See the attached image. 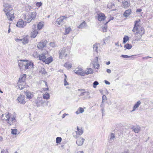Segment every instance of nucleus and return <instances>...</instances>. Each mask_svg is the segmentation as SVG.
Here are the masks:
<instances>
[{"mask_svg": "<svg viewBox=\"0 0 153 153\" xmlns=\"http://www.w3.org/2000/svg\"><path fill=\"white\" fill-rule=\"evenodd\" d=\"M18 65L21 69L25 70L33 68V63L26 60H20L18 61Z\"/></svg>", "mask_w": 153, "mask_h": 153, "instance_id": "f257e3e1", "label": "nucleus"}, {"mask_svg": "<svg viewBox=\"0 0 153 153\" xmlns=\"http://www.w3.org/2000/svg\"><path fill=\"white\" fill-rule=\"evenodd\" d=\"M36 16V13L35 12H28L26 13L24 16V19L26 20V21L27 23L30 22L34 19Z\"/></svg>", "mask_w": 153, "mask_h": 153, "instance_id": "f03ea898", "label": "nucleus"}, {"mask_svg": "<svg viewBox=\"0 0 153 153\" xmlns=\"http://www.w3.org/2000/svg\"><path fill=\"white\" fill-rule=\"evenodd\" d=\"M76 129V131L73 133V137L75 138H77L78 137V135H80L83 133V130L82 128H79L78 126H77Z\"/></svg>", "mask_w": 153, "mask_h": 153, "instance_id": "7ed1b4c3", "label": "nucleus"}, {"mask_svg": "<svg viewBox=\"0 0 153 153\" xmlns=\"http://www.w3.org/2000/svg\"><path fill=\"white\" fill-rule=\"evenodd\" d=\"M139 22H140V20L139 21L137 20L135 21L134 27L132 30L133 32H136L135 33V34L136 35L138 33H139V27H140L138 23Z\"/></svg>", "mask_w": 153, "mask_h": 153, "instance_id": "20e7f679", "label": "nucleus"}, {"mask_svg": "<svg viewBox=\"0 0 153 153\" xmlns=\"http://www.w3.org/2000/svg\"><path fill=\"white\" fill-rule=\"evenodd\" d=\"M4 3L5 2H4ZM4 11L5 13L10 12L13 9L12 6L9 4L7 3H4Z\"/></svg>", "mask_w": 153, "mask_h": 153, "instance_id": "39448f33", "label": "nucleus"}, {"mask_svg": "<svg viewBox=\"0 0 153 153\" xmlns=\"http://www.w3.org/2000/svg\"><path fill=\"white\" fill-rule=\"evenodd\" d=\"M74 72L78 75L84 76L85 73L83 71V69L80 67H78L74 71Z\"/></svg>", "mask_w": 153, "mask_h": 153, "instance_id": "423d86ee", "label": "nucleus"}, {"mask_svg": "<svg viewBox=\"0 0 153 153\" xmlns=\"http://www.w3.org/2000/svg\"><path fill=\"white\" fill-rule=\"evenodd\" d=\"M59 58L61 59L64 56L66 57L67 55V53L66 51V48L64 47L59 50Z\"/></svg>", "mask_w": 153, "mask_h": 153, "instance_id": "0eeeda50", "label": "nucleus"}, {"mask_svg": "<svg viewBox=\"0 0 153 153\" xmlns=\"http://www.w3.org/2000/svg\"><path fill=\"white\" fill-rule=\"evenodd\" d=\"M48 52L47 51H45L42 54L39 55V59L42 60L44 62L46 61L47 57L48 56Z\"/></svg>", "mask_w": 153, "mask_h": 153, "instance_id": "6e6552de", "label": "nucleus"}, {"mask_svg": "<svg viewBox=\"0 0 153 153\" xmlns=\"http://www.w3.org/2000/svg\"><path fill=\"white\" fill-rule=\"evenodd\" d=\"M36 25L34 24L32 26L33 30L31 33L30 37L31 38H35L38 33L37 30H36Z\"/></svg>", "mask_w": 153, "mask_h": 153, "instance_id": "1a4fd4ad", "label": "nucleus"}, {"mask_svg": "<svg viewBox=\"0 0 153 153\" xmlns=\"http://www.w3.org/2000/svg\"><path fill=\"white\" fill-rule=\"evenodd\" d=\"M27 22L26 21H23L22 19H19L17 22L16 26L19 27H23L26 25Z\"/></svg>", "mask_w": 153, "mask_h": 153, "instance_id": "9d476101", "label": "nucleus"}, {"mask_svg": "<svg viewBox=\"0 0 153 153\" xmlns=\"http://www.w3.org/2000/svg\"><path fill=\"white\" fill-rule=\"evenodd\" d=\"M47 43V41L45 40L44 41H42L38 44L37 47L39 49L42 50L44 47L46 46Z\"/></svg>", "mask_w": 153, "mask_h": 153, "instance_id": "9b49d317", "label": "nucleus"}, {"mask_svg": "<svg viewBox=\"0 0 153 153\" xmlns=\"http://www.w3.org/2000/svg\"><path fill=\"white\" fill-rule=\"evenodd\" d=\"M7 18L9 21H13L15 17L14 13H10V12L5 13Z\"/></svg>", "mask_w": 153, "mask_h": 153, "instance_id": "f8f14e48", "label": "nucleus"}, {"mask_svg": "<svg viewBox=\"0 0 153 153\" xmlns=\"http://www.w3.org/2000/svg\"><path fill=\"white\" fill-rule=\"evenodd\" d=\"M26 77V75L25 74H23L21 75L20 77L19 78L18 81L19 83H24Z\"/></svg>", "mask_w": 153, "mask_h": 153, "instance_id": "ddd939ff", "label": "nucleus"}, {"mask_svg": "<svg viewBox=\"0 0 153 153\" xmlns=\"http://www.w3.org/2000/svg\"><path fill=\"white\" fill-rule=\"evenodd\" d=\"M85 141V139L82 137H80L76 140V143L78 146H81L82 145Z\"/></svg>", "mask_w": 153, "mask_h": 153, "instance_id": "4468645a", "label": "nucleus"}, {"mask_svg": "<svg viewBox=\"0 0 153 153\" xmlns=\"http://www.w3.org/2000/svg\"><path fill=\"white\" fill-rule=\"evenodd\" d=\"M105 18L104 14L103 13H100L98 15L97 19L99 21L104 20Z\"/></svg>", "mask_w": 153, "mask_h": 153, "instance_id": "2eb2a0df", "label": "nucleus"}, {"mask_svg": "<svg viewBox=\"0 0 153 153\" xmlns=\"http://www.w3.org/2000/svg\"><path fill=\"white\" fill-rule=\"evenodd\" d=\"M65 16H63L58 19L56 21L57 24L59 25H62V23L63 19H65Z\"/></svg>", "mask_w": 153, "mask_h": 153, "instance_id": "dca6fc26", "label": "nucleus"}, {"mask_svg": "<svg viewBox=\"0 0 153 153\" xmlns=\"http://www.w3.org/2000/svg\"><path fill=\"white\" fill-rule=\"evenodd\" d=\"M5 117L6 118H4V119H5L6 120H7V123L9 124H10V125H11L12 123L10 122V114L9 113H6L5 114Z\"/></svg>", "mask_w": 153, "mask_h": 153, "instance_id": "f3484780", "label": "nucleus"}, {"mask_svg": "<svg viewBox=\"0 0 153 153\" xmlns=\"http://www.w3.org/2000/svg\"><path fill=\"white\" fill-rule=\"evenodd\" d=\"M17 100L20 103H25V102L24 100V96H19L17 98Z\"/></svg>", "mask_w": 153, "mask_h": 153, "instance_id": "a211bd4d", "label": "nucleus"}, {"mask_svg": "<svg viewBox=\"0 0 153 153\" xmlns=\"http://www.w3.org/2000/svg\"><path fill=\"white\" fill-rule=\"evenodd\" d=\"M131 9L126 10L123 13V15L125 17H128L131 14Z\"/></svg>", "mask_w": 153, "mask_h": 153, "instance_id": "6ab92c4d", "label": "nucleus"}, {"mask_svg": "<svg viewBox=\"0 0 153 153\" xmlns=\"http://www.w3.org/2000/svg\"><path fill=\"white\" fill-rule=\"evenodd\" d=\"M141 102L140 101H138L134 105L133 107V109L131 112H133L135 111V109L139 107L140 105Z\"/></svg>", "mask_w": 153, "mask_h": 153, "instance_id": "aec40b11", "label": "nucleus"}, {"mask_svg": "<svg viewBox=\"0 0 153 153\" xmlns=\"http://www.w3.org/2000/svg\"><path fill=\"white\" fill-rule=\"evenodd\" d=\"M110 137L108 141L109 143H111L114 141V139L115 138V134L113 133H111Z\"/></svg>", "mask_w": 153, "mask_h": 153, "instance_id": "412c9836", "label": "nucleus"}, {"mask_svg": "<svg viewBox=\"0 0 153 153\" xmlns=\"http://www.w3.org/2000/svg\"><path fill=\"white\" fill-rule=\"evenodd\" d=\"M29 37L28 36H25L22 39V43L23 44L27 43L29 41Z\"/></svg>", "mask_w": 153, "mask_h": 153, "instance_id": "4be33fe9", "label": "nucleus"}, {"mask_svg": "<svg viewBox=\"0 0 153 153\" xmlns=\"http://www.w3.org/2000/svg\"><path fill=\"white\" fill-rule=\"evenodd\" d=\"M87 25L86 24L85 22L84 21L82 23L78 26V28L79 29H82L84 28L87 26Z\"/></svg>", "mask_w": 153, "mask_h": 153, "instance_id": "5701e85b", "label": "nucleus"}, {"mask_svg": "<svg viewBox=\"0 0 153 153\" xmlns=\"http://www.w3.org/2000/svg\"><path fill=\"white\" fill-rule=\"evenodd\" d=\"M133 131H134L136 133H138L140 131V127L139 126L136 127H133L131 128Z\"/></svg>", "mask_w": 153, "mask_h": 153, "instance_id": "b1692460", "label": "nucleus"}, {"mask_svg": "<svg viewBox=\"0 0 153 153\" xmlns=\"http://www.w3.org/2000/svg\"><path fill=\"white\" fill-rule=\"evenodd\" d=\"M123 7L125 8L128 7L130 5L129 2H128L127 1L123 2Z\"/></svg>", "mask_w": 153, "mask_h": 153, "instance_id": "393cba45", "label": "nucleus"}, {"mask_svg": "<svg viewBox=\"0 0 153 153\" xmlns=\"http://www.w3.org/2000/svg\"><path fill=\"white\" fill-rule=\"evenodd\" d=\"M85 74H89L93 73V71L92 70V69L91 68H88L87 70H86L85 72Z\"/></svg>", "mask_w": 153, "mask_h": 153, "instance_id": "a878e982", "label": "nucleus"}, {"mask_svg": "<svg viewBox=\"0 0 153 153\" xmlns=\"http://www.w3.org/2000/svg\"><path fill=\"white\" fill-rule=\"evenodd\" d=\"M52 61L53 58L51 56L47 58V59H46V61H45V62L46 63L48 64L49 63H50Z\"/></svg>", "mask_w": 153, "mask_h": 153, "instance_id": "bb28decb", "label": "nucleus"}, {"mask_svg": "<svg viewBox=\"0 0 153 153\" xmlns=\"http://www.w3.org/2000/svg\"><path fill=\"white\" fill-rule=\"evenodd\" d=\"M43 97L44 99L48 100L50 98V95L48 93L46 92L44 94H43Z\"/></svg>", "mask_w": 153, "mask_h": 153, "instance_id": "cd10ccee", "label": "nucleus"}, {"mask_svg": "<svg viewBox=\"0 0 153 153\" xmlns=\"http://www.w3.org/2000/svg\"><path fill=\"white\" fill-rule=\"evenodd\" d=\"M25 94L27 97V98L31 99L32 98V95L33 96V95L31 94L30 92L26 91L25 92Z\"/></svg>", "mask_w": 153, "mask_h": 153, "instance_id": "c85d7f7f", "label": "nucleus"}, {"mask_svg": "<svg viewBox=\"0 0 153 153\" xmlns=\"http://www.w3.org/2000/svg\"><path fill=\"white\" fill-rule=\"evenodd\" d=\"M132 47V46L131 45L129 44L128 43H127L125 44L124 46V48H125L126 49H130Z\"/></svg>", "mask_w": 153, "mask_h": 153, "instance_id": "c756f323", "label": "nucleus"}, {"mask_svg": "<svg viewBox=\"0 0 153 153\" xmlns=\"http://www.w3.org/2000/svg\"><path fill=\"white\" fill-rule=\"evenodd\" d=\"M79 90H80L82 91V92H81L80 96H83L84 95H85V94H87V95L89 94L88 92L85 91V90L84 89H79Z\"/></svg>", "mask_w": 153, "mask_h": 153, "instance_id": "7c9ffc66", "label": "nucleus"}, {"mask_svg": "<svg viewBox=\"0 0 153 153\" xmlns=\"http://www.w3.org/2000/svg\"><path fill=\"white\" fill-rule=\"evenodd\" d=\"M37 99L38 101H39L38 102H39L41 104H43L45 102V101L43 100L42 97H38Z\"/></svg>", "mask_w": 153, "mask_h": 153, "instance_id": "2f4dec72", "label": "nucleus"}, {"mask_svg": "<svg viewBox=\"0 0 153 153\" xmlns=\"http://www.w3.org/2000/svg\"><path fill=\"white\" fill-rule=\"evenodd\" d=\"M64 66L68 69L71 68L72 67L71 65L69 64L68 63H65Z\"/></svg>", "mask_w": 153, "mask_h": 153, "instance_id": "473e14b6", "label": "nucleus"}, {"mask_svg": "<svg viewBox=\"0 0 153 153\" xmlns=\"http://www.w3.org/2000/svg\"><path fill=\"white\" fill-rule=\"evenodd\" d=\"M93 66L94 68L97 69H99L100 67V65L98 63V62L93 63Z\"/></svg>", "mask_w": 153, "mask_h": 153, "instance_id": "72a5a7b5", "label": "nucleus"}, {"mask_svg": "<svg viewBox=\"0 0 153 153\" xmlns=\"http://www.w3.org/2000/svg\"><path fill=\"white\" fill-rule=\"evenodd\" d=\"M43 26V24L42 23L40 22H39L37 25V29L40 30L42 27Z\"/></svg>", "mask_w": 153, "mask_h": 153, "instance_id": "f704fd0d", "label": "nucleus"}, {"mask_svg": "<svg viewBox=\"0 0 153 153\" xmlns=\"http://www.w3.org/2000/svg\"><path fill=\"white\" fill-rule=\"evenodd\" d=\"M71 29L70 27H66L65 28V33L64 34H67L69 33Z\"/></svg>", "mask_w": 153, "mask_h": 153, "instance_id": "c9c22d12", "label": "nucleus"}, {"mask_svg": "<svg viewBox=\"0 0 153 153\" xmlns=\"http://www.w3.org/2000/svg\"><path fill=\"white\" fill-rule=\"evenodd\" d=\"M129 40V37L127 36H125L123 38V44H125L126 42Z\"/></svg>", "mask_w": 153, "mask_h": 153, "instance_id": "e433bc0d", "label": "nucleus"}, {"mask_svg": "<svg viewBox=\"0 0 153 153\" xmlns=\"http://www.w3.org/2000/svg\"><path fill=\"white\" fill-rule=\"evenodd\" d=\"M93 49L94 51L97 52L98 46L97 44H95L93 45Z\"/></svg>", "mask_w": 153, "mask_h": 153, "instance_id": "4c0bfd02", "label": "nucleus"}, {"mask_svg": "<svg viewBox=\"0 0 153 153\" xmlns=\"http://www.w3.org/2000/svg\"><path fill=\"white\" fill-rule=\"evenodd\" d=\"M62 140V139L61 137H57L56 139V143L58 144L60 143L61 142Z\"/></svg>", "mask_w": 153, "mask_h": 153, "instance_id": "58836bf2", "label": "nucleus"}, {"mask_svg": "<svg viewBox=\"0 0 153 153\" xmlns=\"http://www.w3.org/2000/svg\"><path fill=\"white\" fill-rule=\"evenodd\" d=\"M11 134L16 135L17 134V130L16 129H11Z\"/></svg>", "mask_w": 153, "mask_h": 153, "instance_id": "ea45409f", "label": "nucleus"}, {"mask_svg": "<svg viewBox=\"0 0 153 153\" xmlns=\"http://www.w3.org/2000/svg\"><path fill=\"white\" fill-rule=\"evenodd\" d=\"M18 84H19V88L20 89L22 90L23 89V88H24V85H22V83H19L18 82Z\"/></svg>", "mask_w": 153, "mask_h": 153, "instance_id": "a19ab883", "label": "nucleus"}, {"mask_svg": "<svg viewBox=\"0 0 153 153\" xmlns=\"http://www.w3.org/2000/svg\"><path fill=\"white\" fill-rule=\"evenodd\" d=\"M65 78L64 79V85L65 86H66V85H68V83L66 80L67 76L65 74Z\"/></svg>", "mask_w": 153, "mask_h": 153, "instance_id": "79ce46f5", "label": "nucleus"}, {"mask_svg": "<svg viewBox=\"0 0 153 153\" xmlns=\"http://www.w3.org/2000/svg\"><path fill=\"white\" fill-rule=\"evenodd\" d=\"M134 56V55H132V56H128V55H121V56L123 58H128L130 57H132Z\"/></svg>", "mask_w": 153, "mask_h": 153, "instance_id": "37998d69", "label": "nucleus"}, {"mask_svg": "<svg viewBox=\"0 0 153 153\" xmlns=\"http://www.w3.org/2000/svg\"><path fill=\"white\" fill-rule=\"evenodd\" d=\"M40 72L42 74H45L46 73V72L45 71V69L44 68H42L40 71Z\"/></svg>", "mask_w": 153, "mask_h": 153, "instance_id": "c03bdc74", "label": "nucleus"}, {"mask_svg": "<svg viewBox=\"0 0 153 153\" xmlns=\"http://www.w3.org/2000/svg\"><path fill=\"white\" fill-rule=\"evenodd\" d=\"M99 84V83L97 81H95L93 83V87L95 88Z\"/></svg>", "mask_w": 153, "mask_h": 153, "instance_id": "a18cd8bd", "label": "nucleus"}, {"mask_svg": "<svg viewBox=\"0 0 153 153\" xmlns=\"http://www.w3.org/2000/svg\"><path fill=\"white\" fill-rule=\"evenodd\" d=\"M10 122L12 123L11 125L13 124L14 122H15L16 121V120L14 117H12L10 119Z\"/></svg>", "mask_w": 153, "mask_h": 153, "instance_id": "49530a36", "label": "nucleus"}, {"mask_svg": "<svg viewBox=\"0 0 153 153\" xmlns=\"http://www.w3.org/2000/svg\"><path fill=\"white\" fill-rule=\"evenodd\" d=\"M102 103H103L104 102V101L106 100L107 97L105 95H103L102 97Z\"/></svg>", "mask_w": 153, "mask_h": 153, "instance_id": "de8ad7c7", "label": "nucleus"}, {"mask_svg": "<svg viewBox=\"0 0 153 153\" xmlns=\"http://www.w3.org/2000/svg\"><path fill=\"white\" fill-rule=\"evenodd\" d=\"M78 110L80 113H82L84 111V109L82 108L81 107H79L78 109Z\"/></svg>", "mask_w": 153, "mask_h": 153, "instance_id": "09e8293b", "label": "nucleus"}, {"mask_svg": "<svg viewBox=\"0 0 153 153\" xmlns=\"http://www.w3.org/2000/svg\"><path fill=\"white\" fill-rule=\"evenodd\" d=\"M102 31L103 32H105L107 31V26H105L104 27H103L102 28Z\"/></svg>", "mask_w": 153, "mask_h": 153, "instance_id": "8fccbe9b", "label": "nucleus"}, {"mask_svg": "<svg viewBox=\"0 0 153 153\" xmlns=\"http://www.w3.org/2000/svg\"><path fill=\"white\" fill-rule=\"evenodd\" d=\"M114 17L111 16L108 20V21L105 24H106L108 22H109L111 20H113L114 19Z\"/></svg>", "mask_w": 153, "mask_h": 153, "instance_id": "3c124183", "label": "nucleus"}, {"mask_svg": "<svg viewBox=\"0 0 153 153\" xmlns=\"http://www.w3.org/2000/svg\"><path fill=\"white\" fill-rule=\"evenodd\" d=\"M109 38V36H108V37H105L103 39V41H104V44H105V41H106L107 40H108V39Z\"/></svg>", "mask_w": 153, "mask_h": 153, "instance_id": "603ef678", "label": "nucleus"}, {"mask_svg": "<svg viewBox=\"0 0 153 153\" xmlns=\"http://www.w3.org/2000/svg\"><path fill=\"white\" fill-rule=\"evenodd\" d=\"M22 39H15V41L16 42H22Z\"/></svg>", "mask_w": 153, "mask_h": 153, "instance_id": "864d4df0", "label": "nucleus"}, {"mask_svg": "<svg viewBox=\"0 0 153 153\" xmlns=\"http://www.w3.org/2000/svg\"><path fill=\"white\" fill-rule=\"evenodd\" d=\"M98 57H96L94 59V63L98 62Z\"/></svg>", "mask_w": 153, "mask_h": 153, "instance_id": "5fc2aeb1", "label": "nucleus"}, {"mask_svg": "<svg viewBox=\"0 0 153 153\" xmlns=\"http://www.w3.org/2000/svg\"><path fill=\"white\" fill-rule=\"evenodd\" d=\"M152 58V57H150V56H146V57H143L142 58V59H148L149 58Z\"/></svg>", "mask_w": 153, "mask_h": 153, "instance_id": "6e6d98bb", "label": "nucleus"}, {"mask_svg": "<svg viewBox=\"0 0 153 153\" xmlns=\"http://www.w3.org/2000/svg\"><path fill=\"white\" fill-rule=\"evenodd\" d=\"M104 82L107 85H109L110 84V82L106 80H105L104 81Z\"/></svg>", "mask_w": 153, "mask_h": 153, "instance_id": "4d7b16f0", "label": "nucleus"}, {"mask_svg": "<svg viewBox=\"0 0 153 153\" xmlns=\"http://www.w3.org/2000/svg\"><path fill=\"white\" fill-rule=\"evenodd\" d=\"M50 45L52 47H54L55 46V44L54 43L51 42Z\"/></svg>", "mask_w": 153, "mask_h": 153, "instance_id": "13d9d810", "label": "nucleus"}, {"mask_svg": "<svg viewBox=\"0 0 153 153\" xmlns=\"http://www.w3.org/2000/svg\"><path fill=\"white\" fill-rule=\"evenodd\" d=\"M42 4L41 2H37L36 4V5L40 7Z\"/></svg>", "mask_w": 153, "mask_h": 153, "instance_id": "bf43d9fd", "label": "nucleus"}, {"mask_svg": "<svg viewBox=\"0 0 153 153\" xmlns=\"http://www.w3.org/2000/svg\"><path fill=\"white\" fill-rule=\"evenodd\" d=\"M39 101L37 100V101L35 103L37 105V106L38 107L39 106V103H40L39 102H38Z\"/></svg>", "mask_w": 153, "mask_h": 153, "instance_id": "052dcab7", "label": "nucleus"}, {"mask_svg": "<svg viewBox=\"0 0 153 153\" xmlns=\"http://www.w3.org/2000/svg\"><path fill=\"white\" fill-rule=\"evenodd\" d=\"M106 71L108 73L110 74L111 72V70L110 69H107L106 70Z\"/></svg>", "mask_w": 153, "mask_h": 153, "instance_id": "680f3d73", "label": "nucleus"}, {"mask_svg": "<svg viewBox=\"0 0 153 153\" xmlns=\"http://www.w3.org/2000/svg\"><path fill=\"white\" fill-rule=\"evenodd\" d=\"M142 11V10L141 9H137V10L136 12H141Z\"/></svg>", "mask_w": 153, "mask_h": 153, "instance_id": "e2e57ef3", "label": "nucleus"}, {"mask_svg": "<svg viewBox=\"0 0 153 153\" xmlns=\"http://www.w3.org/2000/svg\"><path fill=\"white\" fill-rule=\"evenodd\" d=\"M76 114H79V113H79V111L78 110V111H76Z\"/></svg>", "mask_w": 153, "mask_h": 153, "instance_id": "0e129e2a", "label": "nucleus"}, {"mask_svg": "<svg viewBox=\"0 0 153 153\" xmlns=\"http://www.w3.org/2000/svg\"><path fill=\"white\" fill-rule=\"evenodd\" d=\"M3 138L2 137H0V142H1L2 141Z\"/></svg>", "mask_w": 153, "mask_h": 153, "instance_id": "69168bd1", "label": "nucleus"}, {"mask_svg": "<svg viewBox=\"0 0 153 153\" xmlns=\"http://www.w3.org/2000/svg\"><path fill=\"white\" fill-rule=\"evenodd\" d=\"M65 116H65V114H64L62 115V118H64Z\"/></svg>", "mask_w": 153, "mask_h": 153, "instance_id": "338daca9", "label": "nucleus"}, {"mask_svg": "<svg viewBox=\"0 0 153 153\" xmlns=\"http://www.w3.org/2000/svg\"><path fill=\"white\" fill-rule=\"evenodd\" d=\"M115 45H117V46H119V42H117V43H115Z\"/></svg>", "mask_w": 153, "mask_h": 153, "instance_id": "774afa93", "label": "nucleus"}]
</instances>
